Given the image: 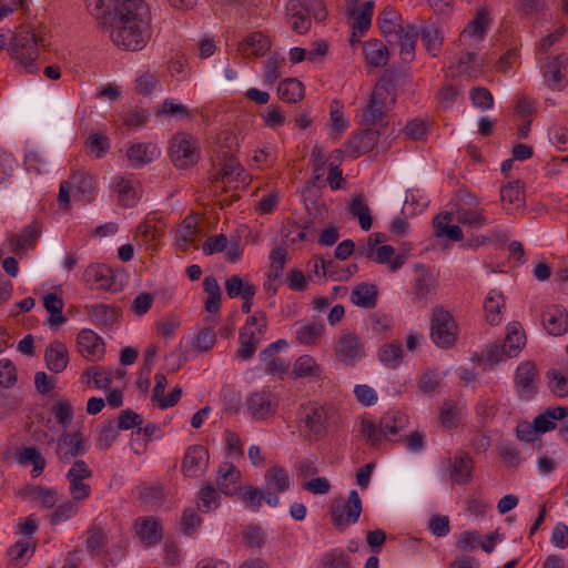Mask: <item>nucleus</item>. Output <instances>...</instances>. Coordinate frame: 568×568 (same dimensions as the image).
Returning a JSON list of instances; mask_svg holds the SVG:
<instances>
[{"mask_svg": "<svg viewBox=\"0 0 568 568\" xmlns=\"http://www.w3.org/2000/svg\"><path fill=\"white\" fill-rule=\"evenodd\" d=\"M92 16L110 28L112 42L124 50H142L150 39V11L142 0H85Z\"/></svg>", "mask_w": 568, "mask_h": 568, "instance_id": "nucleus-1", "label": "nucleus"}, {"mask_svg": "<svg viewBox=\"0 0 568 568\" xmlns=\"http://www.w3.org/2000/svg\"><path fill=\"white\" fill-rule=\"evenodd\" d=\"M404 75L398 70L388 69L374 87L369 101L363 110L361 125L362 126H385L388 124V111L395 104V98L388 102L390 89L395 87V82Z\"/></svg>", "mask_w": 568, "mask_h": 568, "instance_id": "nucleus-2", "label": "nucleus"}, {"mask_svg": "<svg viewBox=\"0 0 568 568\" xmlns=\"http://www.w3.org/2000/svg\"><path fill=\"white\" fill-rule=\"evenodd\" d=\"M301 432L308 440L317 442L327 434L331 409L316 403L308 402L300 407Z\"/></svg>", "mask_w": 568, "mask_h": 568, "instance_id": "nucleus-3", "label": "nucleus"}, {"mask_svg": "<svg viewBox=\"0 0 568 568\" xmlns=\"http://www.w3.org/2000/svg\"><path fill=\"white\" fill-rule=\"evenodd\" d=\"M407 424V417L402 412H388L378 424L367 418H363L361 423V433L371 446H377L382 440V435L389 437L396 435Z\"/></svg>", "mask_w": 568, "mask_h": 568, "instance_id": "nucleus-4", "label": "nucleus"}, {"mask_svg": "<svg viewBox=\"0 0 568 568\" xmlns=\"http://www.w3.org/2000/svg\"><path fill=\"white\" fill-rule=\"evenodd\" d=\"M42 38L38 37L32 30L20 28L10 41L8 52L12 59H17L29 71L39 55V44Z\"/></svg>", "mask_w": 568, "mask_h": 568, "instance_id": "nucleus-5", "label": "nucleus"}, {"mask_svg": "<svg viewBox=\"0 0 568 568\" xmlns=\"http://www.w3.org/2000/svg\"><path fill=\"white\" fill-rule=\"evenodd\" d=\"M457 324L447 311L434 310L430 322V337L434 344L440 348H449L457 341Z\"/></svg>", "mask_w": 568, "mask_h": 568, "instance_id": "nucleus-6", "label": "nucleus"}, {"mask_svg": "<svg viewBox=\"0 0 568 568\" xmlns=\"http://www.w3.org/2000/svg\"><path fill=\"white\" fill-rule=\"evenodd\" d=\"M172 163L178 169H186L197 163L200 153L195 140L186 133L176 134L169 148Z\"/></svg>", "mask_w": 568, "mask_h": 568, "instance_id": "nucleus-7", "label": "nucleus"}, {"mask_svg": "<svg viewBox=\"0 0 568 568\" xmlns=\"http://www.w3.org/2000/svg\"><path fill=\"white\" fill-rule=\"evenodd\" d=\"M338 362L345 366H354L365 355V345L362 338L352 333H343L334 346Z\"/></svg>", "mask_w": 568, "mask_h": 568, "instance_id": "nucleus-8", "label": "nucleus"}, {"mask_svg": "<svg viewBox=\"0 0 568 568\" xmlns=\"http://www.w3.org/2000/svg\"><path fill=\"white\" fill-rule=\"evenodd\" d=\"M539 372L532 361L520 363L515 372V387L520 398L531 399L537 393Z\"/></svg>", "mask_w": 568, "mask_h": 568, "instance_id": "nucleus-9", "label": "nucleus"}, {"mask_svg": "<svg viewBox=\"0 0 568 568\" xmlns=\"http://www.w3.org/2000/svg\"><path fill=\"white\" fill-rule=\"evenodd\" d=\"M362 499H334L331 506L332 521L337 528L355 524L362 511Z\"/></svg>", "mask_w": 568, "mask_h": 568, "instance_id": "nucleus-10", "label": "nucleus"}, {"mask_svg": "<svg viewBox=\"0 0 568 568\" xmlns=\"http://www.w3.org/2000/svg\"><path fill=\"white\" fill-rule=\"evenodd\" d=\"M209 450L202 445H191L186 448L181 464V471L186 477L201 476L209 466Z\"/></svg>", "mask_w": 568, "mask_h": 568, "instance_id": "nucleus-11", "label": "nucleus"}, {"mask_svg": "<svg viewBox=\"0 0 568 568\" xmlns=\"http://www.w3.org/2000/svg\"><path fill=\"white\" fill-rule=\"evenodd\" d=\"M474 463L466 453H458L445 462L446 474L450 481L457 485H466L471 479Z\"/></svg>", "mask_w": 568, "mask_h": 568, "instance_id": "nucleus-12", "label": "nucleus"}, {"mask_svg": "<svg viewBox=\"0 0 568 568\" xmlns=\"http://www.w3.org/2000/svg\"><path fill=\"white\" fill-rule=\"evenodd\" d=\"M240 479L241 471L232 463L225 462L219 466L215 484L220 494L237 495L241 489Z\"/></svg>", "mask_w": 568, "mask_h": 568, "instance_id": "nucleus-13", "label": "nucleus"}, {"mask_svg": "<svg viewBox=\"0 0 568 568\" xmlns=\"http://www.w3.org/2000/svg\"><path fill=\"white\" fill-rule=\"evenodd\" d=\"M568 67V57L558 54L548 59L544 78L551 90L561 91L566 88L567 81L564 71Z\"/></svg>", "mask_w": 568, "mask_h": 568, "instance_id": "nucleus-14", "label": "nucleus"}, {"mask_svg": "<svg viewBox=\"0 0 568 568\" xmlns=\"http://www.w3.org/2000/svg\"><path fill=\"white\" fill-rule=\"evenodd\" d=\"M379 135L381 132L377 129L365 126V129L347 141L346 152L355 159L362 154H366L374 149Z\"/></svg>", "mask_w": 568, "mask_h": 568, "instance_id": "nucleus-15", "label": "nucleus"}, {"mask_svg": "<svg viewBox=\"0 0 568 568\" xmlns=\"http://www.w3.org/2000/svg\"><path fill=\"white\" fill-rule=\"evenodd\" d=\"M135 532L144 547H151L161 541L163 527L161 521L153 516L136 518L134 523Z\"/></svg>", "mask_w": 568, "mask_h": 568, "instance_id": "nucleus-16", "label": "nucleus"}, {"mask_svg": "<svg viewBox=\"0 0 568 568\" xmlns=\"http://www.w3.org/2000/svg\"><path fill=\"white\" fill-rule=\"evenodd\" d=\"M247 409L254 419H265L276 412V403L271 398V392L261 389L253 393L246 402Z\"/></svg>", "mask_w": 568, "mask_h": 568, "instance_id": "nucleus-17", "label": "nucleus"}, {"mask_svg": "<svg viewBox=\"0 0 568 568\" xmlns=\"http://www.w3.org/2000/svg\"><path fill=\"white\" fill-rule=\"evenodd\" d=\"M542 324L554 336H561L568 331V313L561 305H550L542 313Z\"/></svg>", "mask_w": 568, "mask_h": 568, "instance_id": "nucleus-18", "label": "nucleus"}, {"mask_svg": "<svg viewBox=\"0 0 568 568\" xmlns=\"http://www.w3.org/2000/svg\"><path fill=\"white\" fill-rule=\"evenodd\" d=\"M84 450L83 437L80 432L73 434L64 433L57 440L55 453L61 462H69L78 457Z\"/></svg>", "mask_w": 568, "mask_h": 568, "instance_id": "nucleus-19", "label": "nucleus"}, {"mask_svg": "<svg viewBox=\"0 0 568 568\" xmlns=\"http://www.w3.org/2000/svg\"><path fill=\"white\" fill-rule=\"evenodd\" d=\"M44 361L50 372L59 374L63 372L69 363V353L64 343L52 341L44 351Z\"/></svg>", "mask_w": 568, "mask_h": 568, "instance_id": "nucleus-20", "label": "nucleus"}, {"mask_svg": "<svg viewBox=\"0 0 568 568\" xmlns=\"http://www.w3.org/2000/svg\"><path fill=\"white\" fill-rule=\"evenodd\" d=\"M42 507L45 509L54 508L49 515L51 525H58L64 520L70 519L79 510L78 499H63L62 503H55V499H41Z\"/></svg>", "mask_w": 568, "mask_h": 568, "instance_id": "nucleus-21", "label": "nucleus"}, {"mask_svg": "<svg viewBox=\"0 0 568 568\" xmlns=\"http://www.w3.org/2000/svg\"><path fill=\"white\" fill-rule=\"evenodd\" d=\"M84 281L95 290H110L114 283L112 270L103 264H91L84 271Z\"/></svg>", "mask_w": 568, "mask_h": 568, "instance_id": "nucleus-22", "label": "nucleus"}, {"mask_svg": "<svg viewBox=\"0 0 568 568\" xmlns=\"http://www.w3.org/2000/svg\"><path fill=\"white\" fill-rule=\"evenodd\" d=\"M160 151L153 143H132L126 150V156L133 168H142L148 163H151Z\"/></svg>", "mask_w": 568, "mask_h": 568, "instance_id": "nucleus-23", "label": "nucleus"}, {"mask_svg": "<svg viewBox=\"0 0 568 568\" xmlns=\"http://www.w3.org/2000/svg\"><path fill=\"white\" fill-rule=\"evenodd\" d=\"M399 43L400 59L409 63L415 58V47L418 38V30L415 26L408 24L406 28L399 27L397 37H394Z\"/></svg>", "mask_w": 568, "mask_h": 568, "instance_id": "nucleus-24", "label": "nucleus"}, {"mask_svg": "<svg viewBox=\"0 0 568 568\" xmlns=\"http://www.w3.org/2000/svg\"><path fill=\"white\" fill-rule=\"evenodd\" d=\"M270 49V39L260 31L252 32L239 43V51L246 57L264 55Z\"/></svg>", "mask_w": 568, "mask_h": 568, "instance_id": "nucleus-25", "label": "nucleus"}, {"mask_svg": "<svg viewBox=\"0 0 568 568\" xmlns=\"http://www.w3.org/2000/svg\"><path fill=\"white\" fill-rule=\"evenodd\" d=\"M70 184L77 191V196L84 203L94 199L95 185L92 176L84 171L74 172L70 178Z\"/></svg>", "mask_w": 568, "mask_h": 568, "instance_id": "nucleus-26", "label": "nucleus"}, {"mask_svg": "<svg viewBox=\"0 0 568 568\" xmlns=\"http://www.w3.org/2000/svg\"><path fill=\"white\" fill-rule=\"evenodd\" d=\"M366 63L374 68L387 64L389 51L386 44L381 40L373 39L366 41L363 45Z\"/></svg>", "mask_w": 568, "mask_h": 568, "instance_id": "nucleus-27", "label": "nucleus"}, {"mask_svg": "<svg viewBox=\"0 0 568 568\" xmlns=\"http://www.w3.org/2000/svg\"><path fill=\"white\" fill-rule=\"evenodd\" d=\"M378 290L376 285L361 283L351 293V302L356 306L372 310L377 304Z\"/></svg>", "mask_w": 568, "mask_h": 568, "instance_id": "nucleus-28", "label": "nucleus"}, {"mask_svg": "<svg viewBox=\"0 0 568 568\" xmlns=\"http://www.w3.org/2000/svg\"><path fill=\"white\" fill-rule=\"evenodd\" d=\"M77 344L79 352L85 357L103 354L104 352L101 337L91 329H82L78 334Z\"/></svg>", "mask_w": 568, "mask_h": 568, "instance_id": "nucleus-29", "label": "nucleus"}, {"mask_svg": "<svg viewBox=\"0 0 568 568\" xmlns=\"http://www.w3.org/2000/svg\"><path fill=\"white\" fill-rule=\"evenodd\" d=\"M453 215L449 212H442L433 220V226L436 237L446 236L452 241L463 240V231L458 225H447L452 222Z\"/></svg>", "mask_w": 568, "mask_h": 568, "instance_id": "nucleus-30", "label": "nucleus"}, {"mask_svg": "<svg viewBox=\"0 0 568 568\" xmlns=\"http://www.w3.org/2000/svg\"><path fill=\"white\" fill-rule=\"evenodd\" d=\"M278 98L288 103H297L305 97V88L303 82L295 78H286L278 83Z\"/></svg>", "mask_w": 568, "mask_h": 568, "instance_id": "nucleus-31", "label": "nucleus"}, {"mask_svg": "<svg viewBox=\"0 0 568 568\" xmlns=\"http://www.w3.org/2000/svg\"><path fill=\"white\" fill-rule=\"evenodd\" d=\"M266 331L254 329L247 331L246 328H241L240 332V344L241 347L237 351L239 357L242 359H250L253 357L257 344L261 342Z\"/></svg>", "mask_w": 568, "mask_h": 568, "instance_id": "nucleus-32", "label": "nucleus"}, {"mask_svg": "<svg viewBox=\"0 0 568 568\" xmlns=\"http://www.w3.org/2000/svg\"><path fill=\"white\" fill-rule=\"evenodd\" d=\"M287 10L293 19L292 29L298 34L306 33L312 26L310 10L304 9L303 4L296 0L290 2Z\"/></svg>", "mask_w": 568, "mask_h": 568, "instance_id": "nucleus-33", "label": "nucleus"}, {"mask_svg": "<svg viewBox=\"0 0 568 568\" xmlns=\"http://www.w3.org/2000/svg\"><path fill=\"white\" fill-rule=\"evenodd\" d=\"M501 202L506 210H511L508 205H514L516 209L520 207L525 203L524 185L519 180L509 182L506 186L500 190Z\"/></svg>", "mask_w": 568, "mask_h": 568, "instance_id": "nucleus-34", "label": "nucleus"}, {"mask_svg": "<svg viewBox=\"0 0 568 568\" xmlns=\"http://www.w3.org/2000/svg\"><path fill=\"white\" fill-rule=\"evenodd\" d=\"M505 307V300L500 292L490 291L485 298L484 308L486 312V320L490 325L500 323L501 310Z\"/></svg>", "mask_w": 568, "mask_h": 568, "instance_id": "nucleus-35", "label": "nucleus"}, {"mask_svg": "<svg viewBox=\"0 0 568 568\" xmlns=\"http://www.w3.org/2000/svg\"><path fill=\"white\" fill-rule=\"evenodd\" d=\"M204 292L207 294V298L204 303V308L211 314H215L221 308V288L217 280L213 276H206L203 281Z\"/></svg>", "mask_w": 568, "mask_h": 568, "instance_id": "nucleus-36", "label": "nucleus"}, {"mask_svg": "<svg viewBox=\"0 0 568 568\" xmlns=\"http://www.w3.org/2000/svg\"><path fill=\"white\" fill-rule=\"evenodd\" d=\"M526 336L519 331L518 323L508 326L503 347L506 349V357H516L525 345Z\"/></svg>", "mask_w": 568, "mask_h": 568, "instance_id": "nucleus-37", "label": "nucleus"}, {"mask_svg": "<svg viewBox=\"0 0 568 568\" xmlns=\"http://www.w3.org/2000/svg\"><path fill=\"white\" fill-rule=\"evenodd\" d=\"M398 13L392 7H386L378 17V24L386 40L392 43L393 37H397L400 24L397 23Z\"/></svg>", "mask_w": 568, "mask_h": 568, "instance_id": "nucleus-38", "label": "nucleus"}, {"mask_svg": "<svg viewBox=\"0 0 568 568\" xmlns=\"http://www.w3.org/2000/svg\"><path fill=\"white\" fill-rule=\"evenodd\" d=\"M41 230L39 229L38 222L33 221L31 224L26 226L21 233L16 234L11 237L10 242L13 246V252L19 254L27 248V244H32L40 237Z\"/></svg>", "mask_w": 568, "mask_h": 568, "instance_id": "nucleus-39", "label": "nucleus"}, {"mask_svg": "<svg viewBox=\"0 0 568 568\" xmlns=\"http://www.w3.org/2000/svg\"><path fill=\"white\" fill-rule=\"evenodd\" d=\"M347 210L349 214L358 217L362 230H371L373 224L371 210L362 194L356 195L352 199Z\"/></svg>", "mask_w": 568, "mask_h": 568, "instance_id": "nucleus-40", "label": "nucleus"}, {"mask_svg": "<svg viewBox=\"0 0 568 568\" xmlns=\"http://www.w3.org/2000/svg\"><path fill=\"white\" fill-rule=\"evenodd\" d=\"M87 536L85 548L88 552L95 557L101 556L108 544L105 531L101 527L92 525L87 530Z\"/></svg>", "mask_w": 568, "mask_h": 568, "instance_id": "nucleus-41", "label": "nucleus"}, {"mask_svg": "<svg viewBox=\"0 0 568 568\" xmlns=\"http://www.w3.org/2000/svg\"><path fill=\"white\" fill-rule=\"evenodd\" d=\"M378 359L390 368H396L403 359V347L400 342L384 344L378 349Z\"/></svg>", "mask_w": 568, "mask_h": 568, "instance_id": "nucleus-42", "label": "nucleus"}, {"mask_svg": "<svg viewBox=\"0 0 568 568\" xmlns=\"http://www.w3.org/2000/svg\"><path fill=\"white\" fill-rule=\"evenodd\" d=\"M265 479L267 487L273 490V493L284 491L290 486L288 475L286 470L280 466L268 468L265 473Z\"/></svg>", "mask_w": 568, "mask_h": 568, "instance_id": "nucleus-43", "label": "nucleus"}, {"mask_svg": "<svg viewBox=\"0 0 568 568\" xmlns=\"http://www.w3.org/2000/svg\"><path fill=\"white\" fill-rule=\"evenodd\" d=\"M119 203L123 207H133L138 203V192L133 181L119 178L116 182Z\"/></svg>", "mask_w": 568, "mask_h": 568, "instance_id": "nucleus-44", "label": "nucleus"}, {"mask_svg": "<svg viewBox=\"0 0 568 568\" xmlns=\"http://www.w3.org/2000/svg\"><path fill=\"white\" fill-rule=\"evenodd\" d=\"M489 11L486 8H480L477 10L475 18L464 29L462 36L468 34L471 37L483 38L486 33V29L489 26Z\"/></svg>", "mask_w": 568, "mask_h": 568, "instance_id": "nucleus-45", "label": "nucleus"}, {"mask_svg": "<svg viewBox=\"0 0 568 568\" xmlns=\"http://www.w3.org/2000/svg\"><path fill=\"white\" fill-rule=\"evenodd\" d=\"M549 390L559 398L568 396V377L561 371L551 368L546 373Z\"/></svg>", "mask_w": 568, "mask_h": 568, "instance_id": "nucleus-46", "label": "nucleus"}, {"mask_svg": "<svg viewBox=\"0 0 568 568\" xmlns=\"http://www.w3.org/2000/svg\"><path fill=\"white\" fill-rule=\"evenodd\" d=\"M19 463L24 466L32 465L34 476L40 475L45 466V460L36 447H24L19 453Z\"/></svg>", "mask_w": 568, "mask_h": 568, "instance_id": "nucleus-47", "label": "nucleus"}, {"mask_svg": "<svg viewBox=\"0 0 568 568\" xmlns=\"http://www.w3.org/2000/svg\"><path fill=\"white\" fill-rule=\"evenodd\" d=\"M422 41L426 45V50L433 57H436L442 48L443 38L439 36L437 27L427 24L420 29Z\"/></svg>", "mask_w": 568, "mask_h": 568, "instance_id": "nucleus-48", "label": "nucleus"}, {"mask_svg": "<svg viewBox=\"0 0 568 568\" xmlns=\"http://www.w3.org/2000/svg\"><path fill=\"white\" fill-rule=\"evenodd\" d=\"M321 373L320 366L315 359L310 355L300 356L293 366L292 374L297 377L318 376Z\"/></svg>", "mask_w": 568, "mask_h": 568, "instance_id": "nucleus-49", "label": "nucleus"}, {"mask_svg": "<svg viewBox=\"0 0 568 568\" xmlns=\"http://www.w3.org/2000/svg\"><path fill=\"white\" fill-rule=\"evenodd\" d=\"M456 220L458 223L469 225L470 227H479L487 222L483 210H469L463 206L457 209Z\"/></svg>", "mask_w": 568, "mask_h": 568, "instance_id": "nucleus-50", "label": "nucleus"}, {"mask_svg": "<svg viewBox=\"0 0 568 568\" xmlns=\"http://www.w3.org/2000/svg\"><path fill=\"white\" fill-rule=\"evenodd\" d=\"M82 378L83 381L87 379L88 385L90 384V381L92 378L94 386L99 389L109 388L112 383L111 373L97 366L87 368L82 373Z\"/></svg>", "mask_w": 568, "mask_h": 568, "instance_id": "nucleus-51", "label": "nucleus"}, {"mask_svg": "<svg viewBox=\"0 0 568 568\" xmlns=\"http://www.w3.org/2000/svg\"><path fill=\"white\" fill-rule=\"evenodd\" d=\"M324 325L322 323H310L302 326L296 332V339L303 345H312L323 334Z\"/></svg>", "mask_w": 568, "mask_h": 568, "instance_id": "nucleus-52", "label": "nucleus"}, {"mask_svg": "<svg viewBox=\"0 0 568 568\" xmlns=\"http://www.w3.org/2000/svg\"><path fill=\"white\" fill-rule=\"evenodd\" d=\"M90 317L97 325L109 326L115 321L116 313L108 305L97 304L91 307Z\"/></svg>", "mask_w": 568, "mask_h": 568, "instance_id": "nucleus-53", "label": "nucleus"}, {"mask_svg": "<svg viewBox=\"0 0 568 568\" xmlns=\"http://www.w3.org/2000/svg\"><path fill=\"white\" fill-rule=\"evenodd\" d=\"M244 172L237 159L230 155L224 158L222 169L217 173L216 180L224 181L225 179H230L233 174H236V180L244 182V179L241 178Z\"/></svg>", "mask_w": 568, "mask_h": 568, "instance_id": "nucleus-54", "label": "nucleus"}, {"mask_svg": "<svg viewBox=\"0 0 568 568\" xmlns=\"http://www.w3.org/2000/svg\"><path fill=\"white\" fill-rule=\"evenodd\" d=\"M462 419V408L453 403H444L440 408V422L447 428H455Z\"/></svg>", "mask_w": 568, "mask_h": 568, "instance_id": "nucleus-55", "label": "nucleus"}, {"mask_svg": "<svg viewBox=\"0 0 568 568\" xmlns=\"http://www.w3.org/2000/svg\"><path fill=\"white\" fill-rule=\"evenodd\" d=\"M201 521L196 508L190 507L184 509L180 520V532L185 536H191L196 527L200 526Z\"/></svg>", "mask_w": 568, "mask_h": 568, "instance_id": "nucleus-56", "label": "nucleus"}, {"mask_svg": "<svg viewBox=\"0 0 568 568\" xmlns=\"http://www.w3.org/2000/svg\"><path fill=\"white\" fill-rule=\"evenodd\" d=\"M242 538L246 547L261 548L266 541V535L258 525L248 526L242 531Z\"/></svg>", "mask_w": 568, "mask_h": 568, "instance_id": "nucleus-57", "label": "nucleus"}, {"mask_svg": "<svg viewBox=\"0 0 568 568\" xmlns=\"http://www.w3.org/2000/svg\"><path fill=\"white\" fill-rule=\"evenodd\" d=\"M285 58L274 54L268 58L265 64L264 81L266 84H273L281 77V69L284 67Z\"/></svg>", "mask_w": 568, "mask_h": 568, "instance_id": "nucleus-58", "label": "nucleus"}, {"mask_svg": "<svg viewBox=\"0 0 568 568\" xmlns=\"http://www.w3.org/2000/svg\"><path fill=\"white\" fill-rule=\"evenodd\" d=\"M373 1H366L363 4L362 11L357 14L356 20L353 24L354 30H358V37H363L364 33L369 29L373 17Z\"/></svg>", "mask_w": 568, "mask_h": 568, "instance_id": "nucleus-59", "label": "nucleus"}, {"mask_svg": "<svg viewBox=\"0 0 568 568\" xmlns=\"http://www.w3.org/2000/svg\"><path fill=\"white\" fill-rule=\"evenodd\" d=\"M246 288L256 287L253 284L244 283L239 275H233L225 282V291L230 298L243 297L246 294Z\"/></svg>", "mask_w": 568, "mask_h": 568, "instance_id": "nucleus-60", "label": "nucleus"}, {"mask_svg": "<svg viewBox=\"0 0 568 568\" xmlns=\"http://www.w3.org/2000/svg\"><path fill=\"white\" fill-rule=\"evenodd\" d=\"M85 145L95 154L98 159L104 156L110 149L109 138L103 134L92 133L88 136Z\"/></svg>", "mask_w": 568, "mask_h": 568, "instance_id": "nucleus-61", "label": "nucleus"}, {"mask_svg": "<svg viewBox=\"0 0 568 568\" xmlns=\"http://www.w3.org/2000/svg\"><path fill=\"white\" fill-rule=\"evenodd\" d=\"M473 104L481 110H488L494 104L493 94L486 88H473L469 92Z\"/></svg>", "mask_w": 568, "mask_h": 568, "instance_id": "nucleus-62", "label": "nucleus"}, {"mask_svg": "<svg viewBox=\"0 0 568 568\" xmlns=\"http://www.w3.org/2000/svg\"><path fill=\"white\" fill-rule=\"evenodd\" d=\"M545 0H517L516 11L523 17L539 14L545 10Z\"/></svg>", "mask_w": 568, "mask_h": 568, "instance_id": "nucleus-63", "label": "nucleus"}, {"mask_svg": "<svg viewBox=\"0 0 568 568\" xmlns=\"http://www.w3.org/2000/svg\"><path fill=\"white\" fill-rule=\"evenodd\" d=\"M323 568H349L348 557L341 550H333L322 559Z\"/></svg>", "mask_w": 568, "mask_h": 568, "instance_id": "nucleus-64", "label": "nucleus"}]
</instances>
